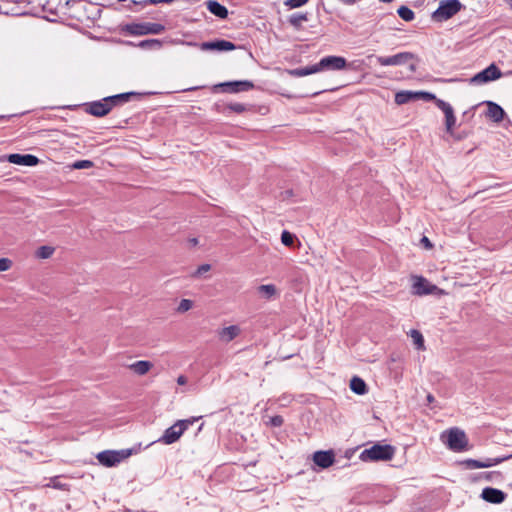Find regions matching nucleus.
Segmentation results:
<instances>
[{
    "instance_id": "obj_44",
    "label": "nucleus",
    "mask_w": 512,
    "mask_h": 512,
    "mask_svg": "<svg viewBox=\"0 0 512 512\" xmlns=\"http://www.w3.org/2000/svg\"><path fill=\"white\" fill-rule=\"evenodd\" d=\"M484 475L485 479L488 481L497 480L501 477V474L497 471L486 472Z\"/></svg>"
},
{
    "instance_id": "obj_40",
    "label": "nucleus",
    "mask_w": 512,
    "mask_h": 512,
    "mask_svg": "<svg viewBox=\"0 0 512 512\" xmlns=\"http://www.w3.org/2000/svg\"><path fill=\"white\" fill-rule=\"evenodd\" d=\"M284 423V419L280 415H274L269 418V421L267 422L268 425L271 427H280Z\"/></svg>"
},
{
    "instance_id": "obj_11",
    "label": "nucleus",
    "mask_w": 512,
    "mask_h": 512,
    "mask_svg": "<svg viewBox=\"0 0 512 512\" xmlns=\"http://www.w3.org/2000/svg\"><path fill=\"white\" fill-rule=\"evenodd\" d=\"M438 287L431 284L426 278L422 276L415 277V282L412 286V292L415 295L423 296L433 294Z\"/></svg>"
},
{
    "instance_id": "obj_16",
    "label": "nucleus",
    "mask_w": 512,
    "mask_h": 512,
    "mask_svg": "<svg viewBox=\"0 0 512 512\" xmlns=\"http://www.w3.org/2000/svg\"><path fill=\"white\" fill-rule=\"evenodd\" d=\"M8 161L10 163L22 166H35L39 163L38 157L32 154H19L13 153L8 156Z\"/></svg>"
},
{
    "instance_id": "obj_26",
    "label": "nucleus",
    "mask_w": 512,
    "mask_h": 512,
    "mask_svg": "<svg viewBox=\"0 0 512 512\" xmlns=\"http://www.w3.org/2000/svg\"><path fill=\"white\" fill-rule=\"evenodd\" d=\"M258 292L262 294L266 299H271L276 295L277 289L273 284H264L258 287Z\"/></svg>"
},
{
    "instance_id": "obj_18",
    "label": "nucleus",
    "mask_w": 512,
    "mask_h": 512,
    "mask_svg": "<svg viewBox=\"0 0 512 512\" xmlns=\"http://www.w3.org/2000/svg\"><path fill=\"white\" fill-rule=\"evenodd\" d=\"M484 103L487 106L486 117L494 122H501L504 119L505 111L500 105L493 101H485Z\"/></svg>"
},
{
    "instance_id": "obj_47",
    "label": "nucleus",
    "mask_w": 512,
    "mask_h": 512,
    "mask_svg": "<svg viewBox=\"0 0 512 512\" xmlns=\"http://www.w3.org/2000/svg\"><path fill=\"white\" fill-rule=\"evenodd\" d=\"M186 382H187V379H186V377H185V376H183V375H180V376L177 378V383H178L179 385H184V384H186Z\"/></svg>"
},
{
    "instance_id": "obj_1",
    "label": "nucleus",
    "mask_w": 512,
    "mask_h": 512,
    "mask_svg": "<svg viewBox=\"0 0 512 512\" xmlns=\"http://www.w3.org/2000/svg\"><path fill=\"white\" fill-rule=\"evenodd\" d=\"M395 447L390 444L376 443L364 449L359 459L363 462L389 461L394 457Z\"/></svg>"
},
{
    "instance_id": "obj_37",
    "label": "nucleus",
    "mask_w": 512,
    "mask_h": 512,
    "mask_svg": "<svg viewBox=\"0 0 512 512\" xmlns=\"http://www.w3.org/2000/svg\"><path fill=\"white\" fill-rule=\"evenodd\" d=\"M295 236L287 230H284L281 234V242L285 246H291L294 242Z\"/></svg>"
},
{
    "instance_id": "obj_4",
    "label": "nucleus",
    "mask_w": 512,
    "mask_h": 512,
    "mask_svg": "<svg viewBox=\"0 0 512 512\" xmlns=\"http://www.w3.org/2000/svg\"><path fill=\"white\" fill-rule=\"evenodd\" d=\"M195 420L196 418L178 420L164 431L163 435L158 439V442L166 445L175 443Z\"/></svg>"
},
{
    "instance_id": "obj_28",
    "label": "nucleus",
    "mask_w": 512,
    "mask_h": 512,
    "mask_svg": "<svg viewBox=\"0 0 512 512\" xmlns=\"http://www.w3.org/2000/svg\"><path fill=\"white\" fill-rule=\"evenodd\" d=\"M436 106L443 111L445 118L454 113L453 107L442 99H436Z\"/></svg>"
},
{
    "instance_id": "obj_10",
    "label": "nucleus",
    "mask_w": 512,
    "mask_h": 512,
    "mask_svg": "<svg viewBox=\"0 0 512 512\" xmlns=\"http://www.w3.org/2000/svg\"><path fill=\"white\" fill-rule=\"evenodd\" d=\"M415 58L416 56L411 52H400L392 56H378L377 63L381 66H397Z\"/></svg>"
},
{
    "instance_id": "obj_49",
    "label": "nucleus",
    "mask_w": 512,
    "mask_h": 512,
    "mask_svg": "<svg viewBox=\"0 0 512 512\" xmlns=\"http://www.w3.org/2000/svg\"><path fill=\"white\" fill-rule=\"evenodd\" d=\"M426 398H427V402L429 404L433 403L434 400H435V398H434V396L432 394H428Z\"/></svg>"
},
{
    "instance_id": "obj_38",
    "label": "nucleus",
    "mask_w": 512,
    "mask_h": 512,
    "mask_svg": "<svg viewBox=\"0 0 512 512\" xmlns=\"http://www.w3.org/2000/svg\"><path fill=\"white\" fill-rule=\"evenodd\" d=\"M93 162L90 161V160H78V161H75L73 164H72V167L74 169H88V168H91L93 167Z\"/></svg>"
},
{
    "instance_id": "obj_35",
    "label": "nucleus",
    "mask_w": 512,
    "mask_h": 512,
    "mask_svg": "<svg viewBox=\"0 0 512 512\" xmlns=\"http://www.w3.org/2000/svg\"><path fill=\"white\" fill-rule=\"evenodd\" d=\"M193 307V302L190 299H182L177 307V312L184 313Z\"/></svg>"
},
{
    "instance_id": "obj_32",
    "label": "nucleus",
    "mask_w": 512,
    "mask_h": 512,
    "mask_svg": "<svg viewBox=\"0 0 512 512\" xmlns=\"http://www.w3.org/2000/svg\"><path fill=\"white\" fill-rule=\"evenodd\" d=\"M310 0H285L284 6L289 9H296L306 5Z\"/></svg>"
},
{
    "instance_id": "obj_52",
    "label": "nucleus",
    "mask_w": 512,
    "mask_h": 512,
    "mask_svg": "<svg viewBox=\"0 0 512 512\" xmlns=\"http://www.w3.org/2000/svg\"><path fill=\"white\" fill-rule=\"evenodd\" d=\"M53 487L54 488H62V485L60 483L53 481Z\"/></svg>"
},
{
    "instance_id": "obj_30",
    "label": "nucleus",
    "mask_w": 512,
    "mask_h": 512,
    "mask_svg": "<svg viewBox=\"0 0 512 512\" xmlns=\"http://www.w3.org/2000/svg\"><path fill=\"white\" fill-rule=\"evenodd\" d=\"M226 109L232 111V112H235V113H238V114H241L247 110H249V106L248 105H245L243 103H229L227 106H226Z\"/></svg>"
},
{
    "instance_id": "obj_53",
    "label": "nucleus",
    "mask_w": 512,
    "mask_h": 512,
    "mask_svg": "<svg viewBox=\"0 0 512 512\" xmlns=\"http://www.w3.org/2000/svg\"><path fill=\"white\" fill-rule=\"evenodd\" d=\"M381 2H384V3H390L392 2L393 0H380Z\"/></svg>"
},
{
    "instance_id": "obj_14",
    "label": "nucleus",
    "mask_w": 512,
    "mask_h": 512,
    "mask_svg": "<svg viewBox=\"0 0 512 512\" xmlns=\"http://www.w3.org/2000/svg\"><path fill=\"white\" fill-rule=\"evenodd\" d=\"M111 110L112 109L110 108L108 102L105 101V98L87 103L85 109L87 113L95 117H103L107 115Z\"/></svg>"
},
{
    "instance_id": "obj_27",
    "label": "nucleus",
    "mask_w": 512,
    "mask_h": 512,
    "mask_svg": "<svg viewBox=\"0 0 512 512\" xmlns=\"http://www.w3.org/2000/svg\"><path fill=\"white\" fill-rule=\"evenodd\" d=\"M398 16L406 22H410L414 20L415 14L414 12L406 5H402L397 10Z\"/></svg>"
},
{
    "instance_id": "obj_45",
    "label": "nucleus",
    "mask_w": 512,
    "mask_h": 512,
    "mask_svg": "<svg viewBox=\"0 0 512 512\" xmlns=\"http://www.w3.org/2000/svg\"><path fill=\"white\" fill-rule=\"evenodd\" d=\"M281 195H282V198H283L284 200H285V199H289L290 197H292V196H293V191H292V190H290V189H288V190H286V191L282 192V193H281Z\"/></svg>"
},
{
    "instance_id": "obj_42",
    "label": "nucleus",
    "mask_w": 512,
    "mask_h": 512,
    "mask_svg": "<svg viewBox=\"0 0 512 512\" xmlns=\"http://www.w3.org/2000/svg\"><path fill=\"white\" fill-rule=\"evenodd\" d=\"M12 261L8 258H0V271H7L11 268Z\"/></svg>"
},
{
    "instance_id": "obj_34",
    "label": "nucleus",
    "mask_w": 512,
    "mask_h": 512,
    "mask_svg": "<svg viewBox=\"0 0 512 512\" xmlns=\"http://www.w3.org/2000/svg\"><path fill=\"white\" fill-rule=\"evenodd\" d=\"M511 457H512V454L509 456H506V457H502V458H487L485 461H482V464L484 465V468H488V467L497 465V464L501 463L502 461L507 460Z\"/></svg>"
},
{
    "instance_id": "obj_6",
    "label": "nucleus",
    "mask_w": 512,
    "mask_h": 512,
    "mask_svg": "<svg viewBox=\"0 0 512 512\" xmlns=\"http://www.w3.org/2000/svg\"><path fill=\"white\" fill-rule=\"evenodd\" d=\"M165 30V26L160 23L143 22V23H130L125 27V31L131 35H147V34H161Z\"/></svg>"
},
{
    "instance_id": "obj_22",
    "label": "nucleus",
    "mask_w": 512,
    "mask_h": 512,
    "mask_svg": "<svg viewBox=\"0 0 512 512\" xmlns=\"http://www.w3.org/2000/svg\"><path fill=\"white\" fill-rule=\"evenodd\" d=\"M350 389L357 395H364L368 391L367 384L358 376H354L350 380Z\"/></svg>"
},
{
    "instance_id": "obj_23",
    "label": "nucleus",
    "mask_w": 512,
    "mask_h": 512,
    "mask_svg": "<svg viewBox=\"0 0 512 512\" xmlns=\"http://www.w3.org/2000/svg\"><path fill=\"white\" fill-rule=\"evenodd\" d=\"M318 72H319V68L317 66V63L310 65V66L299 67V68L289 70V74L294 77H303V76L311 75V74L318 73Z\"/></svg>"
},
{
    "instance_id": "obj_25",
    "label": "nucleus",
    "mask_w": 512,
    "mask_h": 512,
    "mask_svg": "<svg viewBox=\"0 0 512 512\" xmlns=\"http://www.w3.org/2000/svg\"><path fill=\"white\" fill-rule=\"evenodd\" d=\"M152 367V363L146 360H139L130 365V369L138 375L146 374Z\"/></svg>"
},
{
    "instance_id": "obj_20",
    "label": "nucleus",
    "mask_w": 512,
    "mask_h": 512,
    "mask_svg": "<svg viewBox=\"0 0 512 512\" xmlns=\"http://www.w3.org/2000/svg\"><path fill=\"white\" fill-rule=\"evenodd\" d=\"M207 9L210 13L217 16L220 19H226L228 17V9L216 0L206 1Z\"/></svg>"
},
{
    "instance_id": "obj_17",
    "label": "nucleus",
    "mask_w": 512,
    "mask_h": 512,
    "mask_svg": "<svg viewBox=\"0 0 512 512\" xmlns=\"http://www.w3.org/2000/svg\"><path fill=\"white\" fill-rule=\"evenodd\" d=\"M142 96L141 93H137L134 91L120 93L112 96L105 97V101L108 102L111 109L116 106L122 105L128 101H130L133 97Z\"/></svg>"
},
{
    "instance_id": "obj_3",
    "label": "nucleus",
    "mask_w": 512,
    "mask_h": 512,
    "mask_svg": "<svg viewBox=\"0 0 512 512\" xmlns=\"http://www.w3.org/2000/svg\"><path fill=\"white\" fill-rule=\"evenodd\" d=\"M463 8L459 0H442L438 8L432 13L434 22L442 23L456 15Z\"/></svg>"
},
{
    "instance_id": "obj_29",
    "label": "nucleus",
    "mask_w": 512,
    "mask_h": 512,
    "mask_svg": "<svg viewBox=\"0 0 512 512\" xmlns=\"http://www.w3.org/2000/svg\"><path fill=\"white\" fill-rule=\"evenodd\" d=\"M162 46V43L160 40L158 39H148V40H143L139 43V47L141 48H149V49H158Z\"/></svg>"
},
{
    "instance_id": "obj_50",
    "label": "nucleus",
    "mask_w": 512,
    "mask_h": 512,
    "mask_svg": "<svg viewBox=\"0 0 512 512\" xmlns=\"http://www.w3.org/2000/svg\"><path fill=\"white\" fill-rule=\"evenodd\" d=\"M197 244H198V240H197V238H192V239H190V245H191V246H193V247H194V246H196Z\"/></svg>"
},
{
    "instance_id": "obj_36",
    "label": "nucleus",
    "mask_w": 512,
    "mask_h": 512,
    "mask_svg": "<svg viewBox=\"0 0 512 512\" xmlns=\"http://www.w3.org/2000/svg\"><path fill=\"white\" fill-rule=\"evenodd\" d=\"M463 464L467 469H478V468H484V465L482 464V461L475 460V459H466L463 461Z\"/></svg>"
},
{
    "instance_id": "obj_21",
    "label": "nucleus",
    "mask_w": 512,
    "mask_h": 512,
    "mask_svg": "<svg viewBox=\"0 0 512 512\" xmlns=\"http://www.w3.org/2000/svg\"><path fill=\"white\" fill-rule=\"evenodd\" d=\"M308 21V13L297 12L288 17V23L295 29L300 30L303 23Z\"/></svg>"
},
{
    "instance_id": "obj_19",
    "label": "nucleus",
    "mask_w": 512,
    "mask_h": 512,
    "mask_svg": "<svg viewBox=\"0 0 512 512\" xmlns=\"http://www.w3.org/2000/svg\"><path fill=\"white\" fill-rule=\"evenodd\" d=\"M240 333H241V329L237 325H230L228 327H224L217 332L219 339L225 343L232 341Z\"/></svg>"
},
{
    "instance_id": "obj_54",
    "label": "nucleus",
    "mask_w": 512,
    "mask_h": 512,
    "mask_svg": "<svg viewBox=\"0 0 512 512\" xmlns=\"http://www.w3.org/2000/svg\"><path fill=\"white\" fill-rule=\"evenodd\" d=\"M196 89H197V87H195V88H190L189 90H190V91H193V90H196Z\"/></svg>"
},
{
    "instance_id": "obj_7",
    "label": "nucleus",
    "mask_w": 512,
    "mask_h": 512,
    "mask_svg": "<svg viewBox=\"0 0 512 512\" xmlns=\"http://www.w3.org/2000/svg\"><path fill=\"white\" fill-rule=\"evenodd\" d=\"M502 76V72L499 69V67L492 63L484 70L480 71L479 73L475 74L471 79L470 82L475 85H482L486 84L488 82L494 81L499 79Z\"/></svg>"
},
{
    "instance_id": "obj_2",
    "label": "nucleus",
    "mask_w": 512,
    "mask_h": 512,
    "mask_svg": "<svg viewBox=\"0 0 512 512\" xmlns=\"http://www.w3.org/2000/svg\"><path fill=\"white\" fill-rule=\"evenodd\" d=\"M442 442L454 452L467 450L468 439L465 432L457 427L450 428L441 434Z\"/></svg>"
},
{
    "instance_id": "obj_55",
    "label": "nucleus",
    "mask_w": 512,
    "mask_h": 512,
    "mask_svg": "<svg viewBox=\"0 0 512 512\" xmlns=\"http://www.w3.org/2000/svg\"><path fill=\"white\" fill-rule=\"evenodd\" d=\"M510 5H511V7H512V0H510Z\"/></svg>"
},
{
    "instance_id": "obj_43",
    "label": "nucleus",
    "mask_w": 512,
    "mask_h": 512,
    "mask_svg": "<svg viewBox=\"0 0 512 512\" xmlns=\"http://www.w3.org/2000/svg\"><path fill=\"white\" fill-rule=\"evenodd\" d=\"M416 93L418 94V99L423 98L425 100H435V101L437 99L436 96L430 92L420 91V92H416Z\"/></svg>"
},
{
    "instance_id": "obj_9",
    "label": "nucleus",
    "mask_w": 512,
    "mask_h": 512,
    "mask_svg": "<svg viewBox=\"0 0 512 512\" xmlns=\"http://www.w3.org/2000/svg\"><path fill=\"white\" fill-rule=\"evenodd\" d=\"M347 61L342 56L329 55L323 57L318 63L317 66L320 71H337L342 70L346 67Z\"/></svg>"
},
{
    "instance_id": "obj_41",
    "label": "nucleus",
    "mask_w": 512,
    "mask_h": 512,
    "mask_svg": "<svg viewBox=\"0 0 512 512\" xmlns=\"http://www.w3.org/2000/svg\"><path fill=\"white\" fill-rule=\"evenodd\" d=\"M210 269H211L210 264H202L197 268V270L194 272L193 276L199 277L202 274H204L205 272H208Z\"/></svg>"
},
{
    "instance_id": "obj_8",
    "label": "nucleus",
    "mask_w": 512,
    "mask_h": 512,
    "mask_svg": "<svg viewBox=\"0 0 512 512\" xmlns=\"http://www.w3.org/2000/svg\"><path fill=\"white\" fill-rule=\"evenodd\" d=\"M221 88L222 92L225 93H239L244 91H249L254 88V83L250 80H236V81H228L215 85L213 90Z\"/></svg>"
},
{
    "instance_id": "obj_15",
    "label": "nucleus",
    "mask_w": 512,
    "mask_h": 512,
    "mask_svg": "<svg viewBox=\"0 0 512 512\" xmlns=\"http://www.w3.org/2000/svg\"><path fill=\"white\" fill-rule=\"evenodd\" d=\"M481 498L492 504H500L506 499V494L502 490L492 487H485L482 490Z\"/></svg>"
},
{
    "instance_id": "obj_33",
    "label": "nucleus",
    "mask_w": 512,
    "mask_h": 512,
    "mask_svg": "<svg viewBox=\"0 0 512 512\" xmlns=\"http://www.w3.org/2000/svg\"><path fill=\"white\" fill-rule=\"evenodd\" d=\"M411 337H412L414 343L417 345L418 349H422L424 347L423 335L418 330H412Z\"/></svg>"
},
{
    "instance_id": "obj_13",
    "label": "nucleus",
    "mask_w": 512,
    "mask_h": 512,
    "mask_svg": "<svg viewBox=\"0 0 512 512\" xmlns=\"http://www.w3.org/2000/svg\"><path fill=\"white\" fill-rule=\"evenodd\" d=\"M313 462L321 469H326L335 462V453L333 450H319L313 454Z\"/></svg>"
},
{
    "instance_id": "obj_24",
    "label": "nucleus",
    "mask_w": 512,
    "mask_h": 512,
    "mask_svg": "<svg viewBox=\"0 0 512 512\" xmlns=\"http://www.w3.org/2000/svg\"><path fill=\"white\" fill-rule=\"evenodd\" d=\"M413 100H418V94L416 92L399 91L395 94V103L398 105H403Z\"/></svg>"
},
{
    "instance_id": "obj_5",
    "label": "nucleus",
    "mask_w": 512,
    "mask_h": 512,
    "mask_svg": "<svg viewBox=\"0 0 512 512\" xmlns=\"http://www.w3.org/2000/svg\"><path fill=\"white\" fill-rule=\"evenodd\" d=\"M131 449L105 450L97 454L96 458L105 467H113L131 456Z\"/></svg>"
},
{
    "instance_id": "obj_39",
    "label": "nucleus",
    "mask_w": 512,
    "mask_h": 512,
    "mask_svg": "<svg viewBox=\"0 0 512 512\" xmlns=\"http://www.w3.org/2000/svg\"><path fill=\"white\" fill-rule=\"evenodd\" d=\"M455 124H456V117H455L454 113L445 118L446 131L448 133L452 134Z\"/></svg>"
},
{
    "instance_id": "obj_46",
    "label": "nucleus",
    "mask_w": 512,
    "mask_h": 512,
    "mask_svg": "<svg viewBox=\"0 0 512 512\" xmlns=\"http://www.w3.org/2000/svg\"><path fill=\"white\" fill-rule=\"evenodd\" d=\"M421 243L426 247V248H431L432 247V243L430 242V240L424 236L422 237L421 239Z\"/></svg>"
},
{
    "instance_id": "obj_51",
    "label": "nucleus",
    "mask_w": 512,
    "mask_h": 512,
    "mask_svg": "<svg viewBox=\"0 0 512 512\" xmlns=\"http://www.w3.org/2000/svg\"><path fill=\"white\" fill-rule=\"evenodd\" d=\"M409 70H410L411 72H415V71L417 70L416 65H415V64H410V65H409Z\"/></svg>"
},
{
    "instance_id": "obj_48",
    "label": "nucleus",
    "mask_w": 512,
    "mask_h": 512,
    "mask_svg": "<svg viewBox=\"0 0 512 512\" xmlns=\"http://www.w3.org/2000/svg\"><path fill=\"white\" fill-rule=\"evenodd\" d=\"M14 114L11 115H0V122L4 120H9L10 118L14 117Z\"/></svg>"
},
{
    "instance_id": "obj_12",
    "label": "nucleus",
    "mask_w": 512,
    "mask_h": 512,
    "mask_svg": "<svg viewBox=\"0 0 512 512\" xmlns=\"http://www.w3.org/2000/svg\"><path fill=\"white\" fill-rule=\"evenodd\" d=\"M201 50L204 51H232L236 49V45L233 42L219 39L214 41L203 42L200 45Z\"/></svg>"
},
{
    "instance_id": "obj_31",
    "label": "nucleus",
    "mask_w": 512,
    "mask_h": 512,
    "mask_svg": "<svg viewBox=\"0 0 512 512\" xmlns=\"http://www.w3.org/2000/svg\"><path fill=\"white\" fill-rule=\"evenodd\" d=\"M54 248L50 246H41L37 251V256L42 259H47L52 256Z\"/></svg>"
}]
</instances>
